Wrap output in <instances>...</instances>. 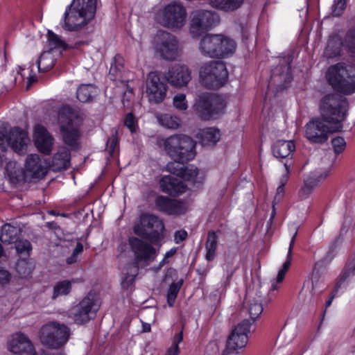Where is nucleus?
<instances>
[{
  "instance_id": "nucleus-22",
  "label": "nucleus",
  "mask_w": 355,
  "mask_h": 355,
  "mask_svg": "<svg viewBox=\"0 0 355 355\" xmlns=\"http://www.w3.org/2000/svg\"><path fill=\"white\" fill-rule=\"evenodd\" d=\"M155 205L157 210L168 215L182 214L187 209L185 203L162 196L155 198Z\"/></svg>"
},
{
  "instance_id": "nucleus-43",
  "label": "nucleus",
  "mask_w": 355,
  "mask_h": 355,
  "mask_svg": "<svg viewBox=\"0 0 355 355\" xmlns=\"http://www.w3.org/2000/svg\"><path fill=\"white\" fill-rule=\"evenodd\" d=\"M71 290V282L64 280L58 282L53 288V298H56L60 295H67Z\"/></svg>"
},
{
  "instance_id": "nucleus-39",
  "label": "nucleus",
  "mask_w": 355,
  "mask_h": 355,
  "mask_svg": "<svg viewBox=\"0 0 355 355\" xmlns=\"http://www.w3.org/2000/svg\"><path fill=\"white\" fill-rule=\"evenodd\" d=\"M138 268L136 266H128L123 272V277L121 280V286L124 288H128L133 283L135 277L137 274Z\"/></svg>"
},
{
  "instance_id": "nucleus-31",
  "label": "nucleus",
  "mask_w": 355,
  "mask_h": 355,
  "mask_svg": "<svg viewBox=\"0 0 355 355\" xmlns=\"http://www.w3.org/2000/svg\"><path fill=\"white\" fill-rule=\"evenodd\" d=\"M295 150L292 141H277L272 147V153L277 158L288 157Z\"/></svg>"
},
{
  "instance_id": "nucleus-30",
  "label": "nucleus",
  "mask_w": 355,
  "mask_h": 355,
  "mask_svg": "<svg viewBox=\"0 0 355 355\" xmlns=\"http://www.w3.org/2000/svg\"><path fill=\"white\" fill-rule=\"evenodd\" d=\"M245 0H208L209 6L226 12H234L240 8Z\"/></svg>"
},
{
  "instance_id": "nucleus-11",
  "label": "nucleus",
  "mask_w": 355,
  "mask_h": 355,
  "mask_svg": "<svg viewBox=\"0 0 355 355\" xmlns=\"http://www.w3.org/2000/svg\"><path fill=\"white\" fill-rule=\"evenodd\" d=\"M195 110L202 120L215 119L225 112V103L221 98L209 93L198 96L195 103Z\"/></svg>"
},
{
  "instance_id": "nucleus-21",
  "label": "nucleus",
  "mask_w": 355,
  "mask_h": 355,
  "mask_svg": "<svg viewBox=\"0 0 355 355\" xmlns=\"http://www.w3.org/2000/svg\"><path fill=\"white\" fill-rule=\"evenodd\" d=\"M128 242L137 261H152L155 259L156 250L150 244L134 236L130 237Z\"/></svg>"
},
{
  "instance_id": "nucleus-44",
  "label": "nucleus",
  "mask_w": 355,
  "mask_h": 355,
  "mask_svg": "<svg viewBox=\"0 0 355 355\" xmlns=\"http://www.w3.org/2000/svg\"><path fill=\"white\" fill-rule=\"evenodd\" d=\"M182 285V281L180 280L176 283H173L168 288L167 293V303L169 306H173L180 289Z\"/></svg>"
},
{
  "instance_id": "nucleus-50",
  "label": "nucleus",
  "mask_w": 355,
  "mask_h": 355,
  "mask_svg": "<svg viewBox=\"0 0 355 355\" xmlns=\"http://www.w3.org/2000/svg\"><path fill=\"white\" fill-rule=\"evenodd\" d=\"M124 124L131 132H136L137 130V121L132 113H129L126 115Z\"/></svg>"
},
{
  "instance_id": "nucleus-60",
  "label": "nucleus",
  "mask_w": 355,
  "mask_h": 355,
  "mask_svg": "<svg viewBox=\"0 0 355 355\" xmlns=\"http://www.w3.org/2000/svg\"><path fill=\"white\" fill-rule=\"evenodd\" d=\"M36 76L35 75H31V74H29L28 76V81L30 83H32L35 81H36Z\"/></svg>"
},
{
  "instance_id": "nucleus-41",
  "label": "nucleus",
  "mask_w": 355,
  "mask_h": 355,
  "mask_svg": "<svg viewBox=\"0 0 355 355\" xmlns=\"http://www.w3.org/2000/svg\"><path fill=\"white\" fill-rule=\"evenodd\" d=\"M261 301V297L259 296V300H254L249 304L248 312L252 321L258 319L263 312Z\"/></svg>"
},
{
  "instance_id": "nucleus-53",
  "label": "nucleus",
  "mask_w": 355,
  "mask_h": 355,
  "mask_svg": "<svg viewBox=\"0 0 355 355\" xmlns=\"http://www.w3.org/2000/svg\"><path fill=\"white\" fill-rule=\"evenodd\" d=\"M290 173V168L287 164H284V168L279 180V184L285 186L288 182Z\"/></svg>"
},
{
  "instance_id": "nucleus-46",
  "label": "nucleus",
  "mask_w": 355,
  "mask_h": 355,
  "mask_svg": "<svg viewBox=\"0 0 355 355\" xmlns=\"http://www.w3.org/2000/svg\"><path fill=\"white\" fill-rule=\"evenodd\" d=\"M173 103L174 107L179 110H186L188 107L186 95L184 94H178L174 96Z\"/></svg>"
},
{
  "instance_id": "nucleus-1",
  "label": "nucleus",
  "mask_w": 355,
  "mask_h": 355,
  "mask_svg": "<svg viewBox=\"0 0 355 355\" xmlns=\"http://www.w3.org/2000/svg\"><path fill=\"white\" fill-rule=\"evenodd\" d=\"M319 107L320 116L313 118L304 128V136L311 144L325 143L330 134L342 130L346 118L347 103L336 94L324 96Z\"/></svg>"
},
{
  "instance_id": "nucleus-18",
  "label": "nucleus",
  "mask_w": 355,
  "mask_h": 355,
  "mask_svg": "<svg viewBox=\"0 0 355 355\" xmlns=\"http://www.w3.org/2000/svg\"><path fill=\"white\" fill-rule=\"evenodd\" d=\"M343 48L352 54H355V28L347 33L343 42L338 35L331 36L324 50V55L327 58H334L340 55Z\"/></svg>"
},
{
  "instance_id": "nucleus-12",
  "label": "nucleus",
  "mask_w": 355,
  "mask_h": 355,
  "mask_svg": "<svg viewBox=\"0 0 355 355\" xmlns=\"http://www.w3.org/2000/svg\"><path fill=\"white\" fill-rule=\"evenodd\" d=\"M155 52L166 60L173 61L181 55L182 48L177 37L171 33L163 31L154 40Z\"/></svg>"
},
{
  "instance_id": "nucleus-55",
  "label": "nucleus",
  "mask_w": 355,
  "mask_h": 355,
  "mask_svg": "<svg viewBox=\"0 0 355 355\" xmlns=\"http://www.w3.org/2000/svg\"><path fill=\"white\" fill-rule=\"evenodd\" d=\"M11 279L10 273L6 270H0V284H8Z\"/></svg>"
},
{
  "instance_id": "nucleus-63",
  "label": "nucleus",
  "mask_w": 355,
  "mask_h": 355,
  "mask_svg": "<svg viewBox=\"0 0 355 355\" xmlns=\"http://www.w3.org/2000/svg\"><path fill=\"white\" fill-rule=\"evenodd\" d=\"M351 272L355 275V265L351 268Z\"/></svg>"
},
{
  "instance_id": "nucleus-58",
  "label": "nucleus",
  "mask_w": 355,
  "mask_h": 355,
  "mask_svg": "<svg viewBox=\"0 0 355 355\" xmlns=\"http://www.w3.org/2000/svg\"><path fill=\"white\" fill-rule=\"evenodd\" d=\"M284 193V186L279 184L278 187L277 188V193L275 198L280 199L282 198Z\"/></svg>"
},
{
  "instance_id": "nucleus-29",
  "label": "nucleus",
  "mask_w": 355,
  "mask_h": 355,
  "mask_svg": "<svg viewBox=\"0 0 355 355\" xmlns=\"http://www.w3.org/2000/svg\"><path fill=\"white\" fill-rule=\"evenodd\" d=\"M204 146L215 145L221 138L220 130L215 127H209L200 130L197 135Z\"/></svg>"
},
{
  "instance_id": "nucleus-28",
  "label": "nucleus",
  "mask_w": 355,
  "mask_h": 355,
  "mask_svg": "<svg viewBox=\"0 0 355 355\" xmlns=\"http://www.w3.org/2000/svg\"><path fill=\"white\" fill-rule=\"evenodd\" d=\"M71 154L69 149L64 146L58 148L53 157L51 167L55 171L65 170L70 166Z\"/></svg>"
},
{
  "instance_id": "nucleus-62",
  "label": "nucleus",
  "mask_w": 355,
  "mask_h": 355,
  "mask_svg": "<svg viewBox=\"0 0 355 355\" xmlns=\"http://www.w3.org/2000/svg\"><path fill=\"white\" fill-rule=\"evenodd\" d=\"M334 296H331L326 302V306H329L331 303H332V301H333V299H334Z\"/></svg>"
},
{
  "instance_id": "nucleus-52",
  "label": "nucleus",
  "mask_w": 355,
  "mask_h": 355,
  "mask_svg": "<svg viewBox=\"0 0 355 355\" xmlns=\"http://www.w3.org/2000/svg\"><path fill=\"white\" fill-rule=\"evenodd\" d=\"M83 251V245L81 243H78L74 248L71 256L67 259L68 264H72L77 261L78 256Z\"/></svg>"
},
{
  "instance_id": "nucleus-54",
  "label": "nucleus",
  "mask_w": 355,
  "mask_h": 355,
  "mask_svg": "<svg viewBox=\"0 0 355 355\" xmlns=\"http://www.w3.org/2000/svg\"><path fill=\"white\" fill-rule=\"evenodd\" d=\"M107 149L111 153H114L117 145H118V139L116 135H112L110 138L108 139L107 141Z\"/></svg>"
},
{
  "instance_id": "nucleus-27",
  "label": "nucleus",
  "mask_w": 355,
  "mask_h": 355,
  "mask_svg": "<svg viewBox=\"0 0 355 355\" xmlns=\"http://www.w3.org/2000/svg\"><path fill=\"white\" fill-rule=\"evenodd\" d=\"M329 175V170L318 174L315 173L304 180V186L300 189L298 196L301 200L306 199L311 194L312 191Z\"/></svg>"
},
{
  "instance_id": "nucleus-8",
  "label": "nucleus",
  "mask_w": 355,
  "mask_h": 355,
  "mask_svg": "<svg viewBox=\"0 0 355 355\" xmlns=\"http://www.w3.org/2000/svg\"><path fill=\"white\" fill-rule=\"evenodd\" d=\"M164 225L158 216L151 214H142L133 227L134 233L151 243H158L164 237Z\"/></svg>"
},
{
  "instance_id": "nucleus-10",
  "label": "nucleus",
  "mask_w": 355,
  "mask_h": 355,
  "mask_svg": "<svg viewBox=\"0 0 355 355\" xmlns=\"http://www.w3.org/2000/svg\"><path fill=\"white\" fill-rule=\"evenodd\" d=\"M69 329L64 324L57 322H49L40 329L39 338L41 343L51 349H58L69 340Z\"/></svg>"
},
{
  "instance_id": "nucleus-51",
  "label": "nucleus",
  "mask_w": 355,
  "mask_h": 355,
  "mask_svg": "<svg viewBox=\"0 0 355 355\" xmlns=\"http://www.w3.org/2000/svg\"><path fill=\"white\" fill-rule=\"evenodd\" d=\"M347 0H334L333 5V15L338 17L341 15L345 8Z\"/></svg>"
},
{
  "instance_id": "nucleus-16",
  "label": "nucleus",
  "mask_w": 355,
  "mask_h": 355,
  "mask_svg": "<svg viewBox=\"0 0 355 355\" xmlns=\"http://www.w3.org/2000/svg\"><path fill=\"white\" fill-rule=\"evenodd\" d=\"M99 308L98 300L89 294L71 309V314L76 323L83 324L94 318Z\"/></svg>"
},
{
  "instance_id": "nucleus-14",
  "label": "nucleus",
  "mask_w": 355,
  "mask_h": 355,
  "mask_svg": "<svg viewBox=\"0 0 355 355\" xmlns=\"http://www.w3.org/2000/svg\"><path fill=\"white\" fill-rule=\"evenodd\" d=\"M219 23V16L214 11L197 10L191 12L189 32L196 37L210 30Z\"/></svg>"
},
{
  "instance_id": "nucleus-33",
  "label": "nucleus",
  "mask_w": 355,
  "mask_h": 355,
  "mask_svg": "<svg viewBox=\"0 0 355 355\" xmlns=\"http://www.w3.org/2000/svg\"><path fill=\"white\" fill-rule=\"evenodd\" d=\"M218 236L214 232L208 233L207 241L205 243L206 255L207 261H211L214 259L216 254Z\"/></svg>"
},
{
  "instance_id": "nucleus-47",
  "label": "nucleus",
  "mask_w": 355,
  "mask_h": 355,
  "mask_svg": "<svg viewBox=\"0 0 355 355\" xmlns=\"http://www.w3.org/2000/svg\"><path fill=\"white\" fill-rule=\"evenodd\" d=\"M123 67V59L120 55H116L111 64L110 73L117 76L118 73L121 71Z\"/></svg>"
},
{
  "instance_id": "nucleus-45",
  "label": "nucleus",
  "mask_w": 355,
  "mask_h": 355,
  "mask_svg": "<svg viewBox=\"0 0 355 355\" xmlns=\"http://www.w3.org/2000/svg\"><path fill=\"white\" fill-rule=\"evenodd\" d=\"M290 66L288 64H285L284 67L279 66L276 67L272 71V76H279L281 78L284 79L287 82L291 80Z\"/></svg>"
},
{
  "instance_id": "nucleus-20",
  "label": "nucleus",
  "mask_w": 355,
  "mask_h": 355,
  "mask_svg": "<svg viewBox=\"0 0 355 355\" xmlns=\"http://www.w3.org/2000/svg\"><path fill=\"white\" fill-rule=\"evenodd\" d=\"M168 83L175 87H182L191 80V71L188 66L176 64L170 67L165 74Z\"/></svg>"
},
{
  "instance_id": "nucleus-13",
  "label": "nucleus",
  "mask_w": 355,
  "mask_h": 355,
  "mask_svg": "<svg viewBox=\"0 0 355 355\" xmlns=\"http://www.w3.org/2000/svg\"><path fill=\"white\" fill-rule=\"evenodd\" d=\"M251 324L249 320H244L235 327L227 338L223 355H239L248 344Z\"/></svg>"
},
{
  "instance_id": "nucleus-4",
  "label": "nucleus",
  "mask_w": 355,
  "mask_h": 355,
  "mask_svg": "<svg viewBox=\"0 0 355 355\" xmlns=\"http://www.w3.org/2000/svg\"><path fill=\"white\" fill-rule=\"evenodd\" d=\"M236 43L232 38L223 34H207L203 36L198 44L201 55L211 58H223L232 55Z\"/></svg>"
},
{
  "instance_id": "nucleus-23",
  "label": "nucleus",
  "mask_w": 355,
  "mask_h": 355,
  "mask_svg": "<svg viewBox=\"0 0 355 355\" xmlns=\"http://www.w3.org/2000/svg\"><path fill=\"white\" fill-rule=\"evenodd\" d=\"M33 138L37 148L41 153L48 155L51 152L53 139L43 125L37 124L35 126Z\"/></svg>"
},
{
  "instance_id": "nucleus-56",
  "label": "nucleus",
  "mask_w": 355,
  "mask_h": 355,
  "mask_svg": "<svg viewBox=\"0 0 355 355\" xmlns=\"http://www.w3.org/2000/svg\"><path fill=\"white\" fill-rule=\"evenodd\" d=\"M187 237V232L185 230H178L174 234V241L176 243H180Z\"/></svg>"
},
{
  "instance_id": "nucleus-19",
  "label": "nucleus",
  "mask_w": 355,
  "mask_h": 355,
  "mask_svg": "<svg viewBox=\"0 0 355 355\" xmlns=\"http://www.w3.org/2000/svg\"><path fill=\"white\" fill-rule=\"evenodd\" d=\"M8 349L18 355H37L34 345L23 333L17 332L10 336L7 343Z\"/></svg>"
},
{
  "instance_id": "nucleus-17",
  "label": "nucleus",
  "mask_w": 355,
  "mask_h": 355,
  "mask_svg": "<svg viewBox=\"0 0 355 355\" xmlns=\"http://www.w3.org/2000/svg\"><path fill=\"white\" fill-rule=\"evenodd\" d=\"M48 172L47 164L37 154L27 156L24 166L23 174L17 178V181L40 180Z\"/></svg>"
},
{
  "instance_id": "nucleus-40",
  "label": "nucleus",
  "mask_w": 355,
  "mask_h": 355,
  "mask_svg": "<svg viewBox=\"0 0 355 355\" xmlns=\"http://www.w3.org/2000/svg\"><path fill=\"white\" fill-rule=\"evenodd\" d=\"M48 45L51 50L60 49L64 50L67 48L65 42L56 34L51 31H48Z\"/></svg>"
},
{
  "instance_id": "nucleus-57",
  "label": "nucleus",
  "mask_w": 355,
  "mask_h": 355,
  "mask_svg": "<svg viewBox=\"0 0 355 355\" xmlns=\"http://www.w3.org/2000/svg\"><path fill=\"white\" fill-rule=\"evenodd\" d=\"M176 252H177V248H173L170 250L167 251L165 253V254H164V259L160 262V265L163 266L166 263H168V259L172 257L176 253Z\"/></svg>"
},
{
  "instance_id": "nucleus-35",
  "label": "nucleus",
  "mask_w": 355,
  "mask_h": 355,
  "mask_svg": "<svg viewBox=\"0 0 355 355\" xmlns=\"http://www.w3.org/2000/svg\"><path fill=\"white\" fill-rule=\"evenodd\" d=\"M34 268L35 264L31 259H19L16 265V270L21 278L30 277Z\"/></svg>"
},
{
  "instance_id": "nucleus-6",
  "label": "nucleus",
  "mask_w": 355,
  "mask_h": 355,
  "mask_svg": "<svg viewBox=\"0 0 355 355\" xmlns=\"http://www.w3.org/2000/svg\"><path fill=\"white\" fill-rule=\"evenodd\" d=\"M329 83L345 94L355 92V66L338 63L329 67L327 71Z\"/></svg>"
},
{
  "instance_id": "nucleus-48",
  "label": "nucleus",
  "mask_w": 355,
  "mask_h": 355,
  "mask_svg": "<svg viewBox=\"0 0 355 355\" xmlns=\"http://www.w3.org/2000/svg\"><path fill=\"white\" fill-rule=\"evenodd\" d=\"M15 248L19 254H29L32 250L31 244L28 240H19L16 241Z\"/></svg>"
},
{
  "instance_id": "nucleus-9",
  "label": "nucleus",
  "mask_w": 355,
  "mask_h": 355,
  "mask_svg": "<svg viewBox=\"0 0 355 355\" xmlns=\"http://www.w3.org/2000/svg\"><path fill=\"white\" fill-rule=\"evenodd\" d=\"M228 76L224 62L208 61L202 64L199 69V79L202 85L208 89H218L223 86Z\"/></svg>"
},
{
  "instance_id": "nucleus-32",
  "label": "nucleus",
  "mask_w": 355,
  "mask_h": 355,
  "mask_svg": "<svg viewBox=\"0 0 355 355\" xmlns=\"http://www.w3.org/2000/svg\"><path fill=\"white\" fill-rule=\"evenodd\" d=\"M98 90L92 84H83L77 89V98L83 103L89 102L98 94Z\"/></svg>"
},
{
  "instance_id": "nucleus-34",
  "label": "nucleus",
  "mask_w": 355,
  "mask_h": 355,
  "mask_svg": "<svg viewBox=\"0 0 355 355\" xmlns=\"http://www.w3.org/2000/svg\"><path fill=\"white\" fill-rule=\"evenodd\" d=\"M159 123L168 129H178L181 124V120L177 116L170 114H162L157 116Z\"/></svg>"
},
{
  "instance_id": "nucleus-26",
  "label": "nucleus",
  "mask_w": 355,
  "mask_h": 355,
  "mask_svg": "<svg viewBox=\"0 0 355 355\" xmlns=\"http://www.w3.org/2000/svg\"><path fill=\"white\" fill-rule=\"evenodd\" d=\"M296 236H297V232H295L294 233V234L293 235V236L291 238L289 248H288V254H287V260L284 263L282 267L279 270L276 279H273L271 282V286L269 289V293H268V295H270V298L268 300H267L266 302H269L271 300V297L273 295L272 292L276 291L279 288L278 284H280L281 282H282V281L284 279L286 272L288 270V269L290 268V266L291 263L292 251H293V248L294 247V244L295 242Z\"/></svg>"
},
{
  "instance_id": "nucleus-3",
  "label": "nucleus",
  "mask_w": 355,
  "mask_h": 355,
  "mask_svg": "<svg viewBox=\"0 0 355 355\" xmlns=\"http://www.w3.org/2000/svg\"><path fill=\"white\" fill-rule=\"evenodd\" d=\"M96 10V0H73L64 14L62 28L76 30L94 18Z\"/></svg>"
},
{
  "instance_id": "nucleus-5",
  "label": "nucleus",
  "mask_w": 355,
  "mask_h": 355,
  "mask_svg": "<svg viewBox=\"0 0 355 355\" xmlns=\"http://www.w3.org/2000/svg\"><path fill=\"white\" fill-rule=\"evenodd\" d=\"M159 144L175 160L174 162H187L196 155V143L187 135H172L160 140Z\"/></svg>"
},
{
  "instance_id": "nucleus-37",
  "label": "nucleus",
  "mask_w": 355,
  "mask_h": 355,
  "mask_svg": "<svg viewBox=\"0 0 355 355\" xmlns=\"http://www.w3.org/2000/svg\"><path fill=\"white\" fill-rule=\"evenodd\" d=\"M55 64V59L49 51L41 54L38 61L37 67L39 71H47L52 69Z\"/></svg>"
},
{
  "instance_id": "nucleus-59",
  "label": "nucleus",
  "mask_w": 355,
  "mask_h": 355,
  "mask_svg": "<svg viewBox=\"0 0 355 355\" xmlns=\"http://www.w3.org/2000/svg\"><path fill=\"white\" fill-rule=\"evenodd\" d=\"M151 331V327L149 323L142 322V331L150 332Z\"/></svg>"
},
{
  "instance_id": "nucleus-2",
  "label": "nucleus",
  "mask_w": 355,
  "mask_h": 355,
  "mask_svg": "<svg viewBox=\"0 0 355 355\" xmlns=\"http://www.w3.org/2000/svg\"><path fill=\"white\" fill-rule=\"evenodd\" d=\"M153 13L157 24L172 31H180L187 24V9L178 1L156 6L153 8Z\"/></svg>"
},
{
  "instance_id": "nucleus-61",
  "label": "nucleus",
  "mask_w": 355,
  "mask_h": 355,
  "mask_svg": "<svg viewBox=\"0 0 355 355\" xmlns=\"http://www.w3.org/2000/svg\"><path fill=\"white\" fill-rule=\"evenodd\" d=\"M317 278V276L315 275H313V277H312V285H313V287L315 288L316 286V282H315V279Z\"/></svg>"
},
{
  "instance_id": "nucleus-7",
  "label": "nucleus",
  "mask_w": 355,
  "mask_h": 355,
  "mask_svg": "<svg viewBox=\"0 0 355 355\" xmlns=\"http://www.w3.org/2000/svg\"><path fill=\"white\" fill-rule=\"evenodd\" d=\"M58 119L63 141L69 146H75L80 136L78 128L82 122L80 114L64 105L59 110Z\"/></svg>"
},
{
  "instance_id": "nucleus-36",
  "label": "nucleus",
  "mask_w": 355,
  "mask_h": 355,
  "mask_svg": "<svg viewBox=\"0 0 355 355\" xmlns=\"http://www.w3.org/2000/svg\"><path fill=\"white\" fill-rule=\"evenodd\" d=\"M19 233V228L12 226L10 224H5L1 229L0 240L3 243H10L15 240Z\"/></svg>"
},
{
  "instance_id": "nucleus-15",
  "label": "nucleus",
  "mask_w": 355,
  "mask_h": 355,
  "mask_svg": "<svg viewBox=\"0 0 355 355\" xmlns=\"http://www.w3.org/2000/svg\"><path fill=\"white\" fill-rule=\"evenodd\" d=\"M167 90L168 86L166 82L162 80L159 72L151 71L148 74L146 81V95L150 103H162L166 97Z\"/></svg>"
},
{
  "instance_id": "nucleus-42",
  "label": "nucleus",
  "mask_w": 355,
  "mask_h": 355,
  "mask_svg": "<svg viewBox=\"0 0 355 355\" xmlns=\"http://www.w3.org/2000/svg\"><path fill=\"white\" fill-rule=\"evenodd\" d=\"M183 340V332L182 331H179L173 336L171 340V346L166 349L165 355H178L180 353V349L178 347L179 343Z\"/></svg>"
},
{
  "instance_id": "nucleus-49",
  "label": "nucleus",
  "mask_w": 355,
  "mask_h": 355,
  "mask_svg": "<svg viewBox=\"0 0 355 355\" xmlns=\"http://www.w3.org/2000/svg\"><path fill=\"white\" fill-rule=\"evenodd\" d=\"M331 144L336 154H339L343 152L346 147V142L344 138L341 137H337L332 139Z\"/></svg>"
},
{
  "instance_id": "nucleus-38",
  "label": "nucleus",
  "mask_w": 355,
  "mask_h": 355,
  "mask_svg": "<svg viewBox=\"0 0 355 355\" xmlns=\"http://www.w3.org/2000/svg\"><path fill=\"white\" fill-rule=\"evenodd\" d=\"M223 276L221 279V286L225 289L230 284L232 277L236 271V266L232 261H227L224 263L223 266Z\"/></svg>"
},
{
  "instance_id": "nucleus-24",
  "label": "nucleus",
  "mask_w": 355,
  "mask_h": 355,
  "mask_svg": "<svg viewBox=\"0 0 355 355\" xmlns=\"http://www.w3.org/2000/svg\"><path fill=\"white\" fill-rule=\"evenodd\" d=\"M159 186L163 192L171 196L180 195L187 189L184 182L173 173L163 177L159 181Z\"/></svg>"
},
{
  "instance_id": "nucleus-25",
  "label": "nucleus",
  "mask_w": 355,
  "mask_h": 355,
  "mask_svg": "<svg viewBox=\"0 0 355 355\" xmlns=\"http://www.w3.org/2000/svg\"><path fill=\"white\" fill-rule=\"evenodd\" d=\"M184 162H170L167 164L168 171L179 177L180 180L195 182L198 175V169L193 165L184 166Z\"/></svg>"
}]
</instances>
